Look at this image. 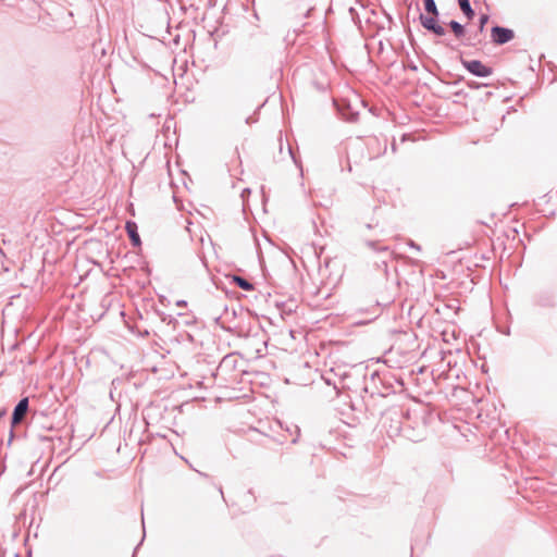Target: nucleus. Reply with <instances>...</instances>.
<instances>
[{
	"label": "nucleus",
	"instance_id": "f257e3e1",
	"mask_svg": "<svg viewBox=\"0 0 557 557\" xmlns=\"http://www.w3.org/2000/svg\"><path fill=\"white\" fill-rule=\"evenodd\" d=\"M396 384L399 388L404 387L403 380L396 379L391 372L381 373L374 371L369 380L364 377L362 391L369 394V398L364 399L367 410H369L370 401L373 400L375 396L385 397L391 393H396Z\"/></svg>",
	"mask_w": 557,
	"mask_h": 557
},
{
	"label": "nucleus",
	"instance_id": "f03ea898",
	"mask_svg": "<svg viewBox=\"0 0 557 557\" xmlns=\"http://www.w3.org/2000/svg\"><path fill=\"white\" fill-rule=\"evenodd\" d=\"M383 419V426L385 428L389 437L401 436L404 424L412 419V411L394 406L381 412Z\"/></svg>",
	"mask_w": 557,
	"mask_h": 557
},
{
	"label": "nucleus",
	"instance_id": "7ed1b4c3",
	"mask_svg": "<svg viewBox=\"0 0 557 557\" xmlns=\"http://www.w3.org/2000/svg\"><path fill=\"white\" fill-rule=\"evenodd\" d=\"M425 14L419 13V22L421 26L430 34L436 37H445L447 32L440 23V11L435 0H423Z\"/></svg>",
	"mask_w": 557,
	"mask_h": 557
},
{
	"label": "nucleus",
	"instance_id": "20e7f679",
	"mask_svg": "<svg viewBox=\"0 0 557 557\" xmlns=\"http://www.w3.org/2000/svg\"><path fill=\"white\" fill-rule=\"evenodd\" d=\"M422 420L423 418L419 417L417 411H413L411 421L404 424L401 436L414 443L422 441L426 431Z\"/></svg>",
	"mask_w": 557,
	"mask_h": 557
},
{
	"label": "nucleus",
	"instance_id": "39448f33",
	"mask_svg": "<svg viewBox=\"0 0 557 557\" xmlns=\"http://www.w3.org/2000/svg\"><path fill=\"white\" fill-rule=\"evenodd\" d=\"M446 25L449 27L456 39L460 40V45L465 47H476L482 42L481 38H478V33H471L468 35L467 26L459 23L458 21L451 20Z\"/></svg>",
	"mask_w": 557,
	"mask_h": 557
},
{
	"label": "nucleus",
	"instance_id": "423d86ee",
	"mask_svg": "<svg viewBox=\"0 0 557 557\" xmlns=\"http://www.w3.org/2000/svg\"><path fill=\"white\" fill-rule=\"evenodd\" d=\"M334 108L341 119L346 122H356L359 116V111L356 110L350 100L342 98L333 100Z\"/></svg>",
	"mask_w": 557,
	"mask_h": 557
},
{
	"label": "nucleus",
	"instance_id": "0eeeda50",
	"mask_svg": "<svg viewBox=\"0 0 557 557\" xmlns=\"http://www.w3.org/2000/svg\"><path fill=\"white\" fill-rule=\"evenodd\" d=\"M460 63L473 76L484 78L493 74V69L481 60H467L460 57Z\"/></svg>",
	"mask_w": 557,
	"mask_h": 557
},
{
	"label": "nucleus",
	"instance_id": "6e6552de",
	"mask_svg": "<svg viewBox=\"0 0 557 557\" xmlns=\"http://www.w3.org/2000/svg\"><path fill=\"white\" fill-rule=\"evenodd\" d=\"M515 30L509 27L502 26L498 24H495L494 26L491 27V41L495 46L506 45L509 41H511L515 38Z\"/></svg>",
	"mask_w": 557,
	"mask_h": 557
},
{
	"label": "nucleus",
	"instance_id": "1a4fd4ad",
	"mask_svg": "<svg viewBox=\"0 0 557 557\" xmlns=\"http://www.w3.org/2000/svg\"><path fill=\"white\" fill-rule=\"evenodd\" d=\"M533 302L535 306L542 308H554L556 305L555 296L549 290H541L536 293L533 297Z\"/></svg>",
	"mask_w": 557,
	"mask_h": 557
},
{
	"label": "nucleus",
	"instance_id": "9d476101",
	"mask_svg": "<svg viewBox=\"0 0 557 557\" xmlns=\"http://www.w3.org/2000/svg\"><path fill=\"white\" fill-rule=\"evenodd\" d=\"M29 408V399L28 397H23L15 405L13 412L11 414V424L15 425L22 421L23 416L28 411Z\"/></svg>",
	"mask_w": 557,
	"mask_h": 557
},
{
	"label": "nucleus",
	"instance_id": "9b49d317",
	"mask_svg": "<svg viewBox=\"0 0 557 557\" xmlns=\"http://www.w3.org/2000/svg\"><path fill=\"white\" fill-rule=\"evenodd\" d=\"M125 231L127 233V236L129 238V242H131L132 246L135 247V248L140 247L141 239H140V236L138 234L137 223L132 221V220L126 221V223H125Z\"/></svg>",
	"mask_w": 557,
	"mask_h": 557
},
{
	"label": "nucleus",
	"instance_id": "f8f14e48",
	"mask_svg": "<svg viewBox=\"0 0 557 557\" xmlns=\"http://www.w3.org/2000/svg\"><path fill=\"white\" fill-rule=\"evenodd\" d=\"M232 283L245 292H251L255 289V285L251 282L236 274L232 275Z\"/></svg>",
	"mask_w": 557,
	"mask_h": 557
},
{
	"label": "nucleus",
	"instance_id": "ddd939ff",
	"mask_svg": "<svg viewBox=\"0 0 557 557\" xmlns=\"http://www.w3.org/2000/svg\"><path fill=\"white\" fill-rule=\"evenodd\" d=\"M458 5L463 13V15L467 17V20L471 21L475 16V11L471 7L470 0H457Z\"/></svg>",
	"mask_w": 557,
	"mask_h": 557
},
{
	"label": "nucleus",
	"instance_id": "4468645a",
	"mask_svg": "<svg viewBox=\"0 0 557 557\" xmlns=\"http://www.w3.org/2000/svg\"><path fill=\"white\" fill-rule=\"evenodd\" d=\"M370 147H372L373 145H377L379 147L382 146V149L379 150L375 154V158L384 154L386 152V149H387V139L384 138L383 139V143H381V140L377 138V137H373L370 139L369 144H368Z\"/></svg>",
	"mask_w": 557,
	"mask_h": 557
},
{
	"label": "nucleus",
	"instance_id": "2eb2a0df",
	"mask_svg": "<svg viewBox=\"0 0 557 557\" xmlns=\"http://www.w3.org/2000/svg\"><path fill=\"white\" fill-rule=\"evenodd\" d=\"M490 21V15L486 13H482L479 16L478 20V29L474 33H478V38H480V35L484 32L486 24Z\"/></svg>",
	"mask_w": 557,
	"mask_h": 557
},
{
	"label": "nucleus",
	"instance_id": "dca6fc26",
	"mask_svg": "<svg viewBox=\"0 0 557 557\" xmlns=\"http://www.w3.org/2000/svg\"><path fill=\"white\" fill-rule=\"evenodd\" d=\"M366 245L373 250L388 253V248L386 246H381L380 242L377 240H367Z\"/></svg>",
	"mask_w": 557,
	"mask_h": 557
},
{
	"label": "nucleus",
	"instance_id": "f3484780",
	"mask_svg": "<svg viewBox=\"0 0 557 557\" xmlns=\"http://www.w3.org/2000/svg\"><path fill=\"white\" fill-rule=\"evenodd\" d=\"M467 86L471 89H479L481 87H487L488 84H485V83H479V82H475V81H468L467 82Z\"/></svg>",
	"mask_w": 557,
	"mask_h": 557
},
{
	"label": "nucleus",
	"instance_id": "a211bd4d",
	"mask_svg": "<svg viewBox=\"0 0 557 557\" xmlns=\"http://www.w3.org/2000/svg\"><path fill=\"white\" fill-rule=\"evenodd\" d=\"M408 246L410 248H413V249L418 250V251L421 250V246L419 244H417L416 242H413L412 239H409Z\"/></svg>",
	"mask_w": 557,
	"mask_h": 557
},
{
	"label": "nucleus",
	"instance_id": "6ab92c4d",
	"mask_svg": "<svg viewBox=\"0 0 557 557\" xmlns=\"http://www.w3.org/2000/svg\"><path fill=\"white\" fill-rule=\"evenodd\" d=\"M145 536H146V533L144 532V535H143V537H141V541L138 543V545H137V546L134 548V550H133V555H132V557H136L137 552H138L139 547H140V545L143 544Z\"/></svg>",
	"mask_w": 557,
	"mask_h": 557
},
{
	"label": "nucleus",
	"instance_id": "aec40b11",
	"mask_svg": "<svg viewBox=\"0 0 557 557\" xmlns=\"http://www.w3.org/2000/svg\"><path fill=\"white\" fill-rule=\"evenodd\" d=\"M454 96L458 97V98H460V97L466 98L468 96V94L463 89H460V90L455 91Z\"/></svg>",
	"mask_w": 557,
	"mask_h": 557
},
{
	"label": "nucleus",
	"instance_id": "412c9836",
	"mask_svg": "<svg viewBox=\"0 0 557 557\" xmlns=\"http://www.w3.org/2000/svg\"><path fill=\"white\" fill-rule=\"evenodd\" d=\"M288 153H289L290 158L293 159L294 163H295L296 165H298V160H297L296 154H295V152L293 151V149H292V147H290V146L288 147Z\"/></svg>",
	"mask_w": 557,
	"mask_h": 557
},
{
	"label": "nucleus",
	"instance_id": "4be33fe9",
	"mask_svg": "<svg viewBox=\"0 0 557 557\" xmlns=\"http://www.w3.org/2000/svg\"><path fill=\"white\" fill-rule=\"evenodd\" d=\"M257 121H258V117H257V116H255V115L248 116V117L246 119V123H247V124H252V123H256Z\"/></svg>",
	"mask_w": 557,
	"mask_h": 557
},
{
	"label": "nucleus",
	"instance_id": "5701e85b",
	"mask_svg": "<svg viewBox=\"0 0 557 557\" xmlns=\"http://www.w3.org/2000/svg\"><path fill=\"white\" fill-rule=\"evenodd\" d=\"M406 67L412 72L418 71V66L413 62H410Z\"/></svg>",
	"mask_w": 557,
	"mask_h": 557
},
{
	"label": "nucleus",
	"instance_id": "b1692460",
	"mask_svg": "<svg viewBox=\"0 0 557 557\" xmlns=\"http://www.w3.org/2000/svg\"><path fill=\"white\" fill-rule=\"evenodd\" d=\"M442 44H443L445 47H447V48H449V49H451V50H455V49H456V48H455V46H453V45H451L448 40H446V39H444V40L442 41Z\"/></svg>",
	"mask_w": 557,
	"mask_h": 557
},
{
	"label": "nucleus",
	"instance_id": "393cba45",
	"mask_svg": "<svg viewBox=\"0 0 557 557\" xmlns=\"http://www.w3.org/2000/svg\"><path fill=\"white\" fill-rule=\"evenodd\" d=\"M250 193H251L250 188H244V189L242 190L240 196H242V198L244 199L247 195H250Z\"/></svg>",
	"mask_w": 557,
	"mask_h": 557
},
{
	"label": "nucleus",
	"instance_id": "a878e982",
	"mask_svg": "<svg viewBox=\"0 0 557 557\" xmlns=\"http://www.w3.org/2000/svg\"><path fill=\"white\" fill-rule=\"evenodd\" d=\"M377 267H383L384 272L387 274V261L382 260L381 264L377 263Z\"/></svg>",
	"mask_w": 557,
	"mask_h": 557
},
{
	"label": "nucleus",
	"instance_id": "bb28decb",
	"mask_svg": "<svg viewBox=\"0 0 557 557\" xmlns=\"http://www.w3.org/2000/svg\"><path fill=\"white\" fill-rule=\"evenodd\" d=\"M465 81L463 76H457L456 79L451 83L453 85H457Z\"/></svg>",
	"mask_w": 557,
	"mask_h": 557
},
{
	"label": "nucleus",
	"instance_id": "cd10ccee",
	"mask_svg": "<svg viewBox=\"0 0 557 557\" xmlns=\"http://www.w3.org/2000/svg\"><path fill=\"white\" fill-rule=\"evenodd\" d=\"M176 306L177 307H186L187 306V301L184 300V299L177 300L176 301Z\"/></svg>",
	"mask_w": 557,
	"mask_h": 557
},
{
	"label": "nucleus",
	"instance_id": "c85d7f7f",
	"mask_svg": "<svg viewBox=\"0 0 557 557\" xmlns=\"http://www.w3.org/2000/svg\"><path fill=\"white\" fill-rule=\"evenodd\" d=\"M385 16L387 17V20H388V22H389L391 24H393V23H394L393 16H392L391 14H388V13H386V12H385Z\"/></svg>",
	"mask_w": 557,
	"mask_h": 557
},
{
	"label": "nucleus",
	"instance_id": "c756f323",
	"mask_svg": "<svg viewBox=\"0 0 557 557\" xmlns=\"http://www.w3.org/2000/svg\"><path fill=\"white\" fill-rule=\"evenodd\" d=\"M14 437V431L13 429L10 430V438H9V444H11L12 440Z\"/></svg>",
	"mask_w": 557,
	"mask_h": 557
},
{
	"label": "nucleus",
	"instance_id": "7c9ffc66",
	"mask_svg": "<svg viewBox=\"0 0 557 557\" xmlns=\"http://www.w3.org/2000/svg\"><path fill=\"white\" fill-rule=\"evenodd\" d=\"M392 150H393V152H396V150H397V145H396L395 139L392 143Z\"/></svg>",
	"mask_w": 557,
	"mask_h": 557
},
{
	"label": "nucleus",
	"instance_id": "2f4dec72",
	"mask_svg": "<svg viewBox=\"0 0 557 557\" xmlns=\"http://www.w3.org/2000/svg\"><path fill=\"white\" fill-rule=\"evenodd\" d=\"M492 96H493V92H492V91H486V92L484 94V98H485V99H488V98H491Z\"/></svg>",
	"mask_w": 557,
	"mask_h": 557
},
{
	"label": "nucleus",
	"instance_id": "473e14b6",
	"mask_svg": "<svg viewBox=\"0 0 557 557\" xmlns=\"http://www.w3.org/2000/svg\"><path fill=\"white\" fill-rule=\"evenodd\" d=\"M278 141H280V151L282 152L283 146H282V138L281 137L278 138Z\"/></svg>",
	"mask_w": 557,
	"mask_h": 557
},
{
	"label": "nucleus",
	"instance_id": "72a5a7b5",
	"mask_svg": "<svg viewBox=\"0 0 557 557\" xmlns=\"http://www.w3.org/2000/svg\"><path fill=\"white\" fill-rule=\"evenodd\" d=\"M349 12H350L351 14L357 13V12H356V10H355L354 8H350V9H349Z\"/></svg>",
	"mask_w": 557,
	"mask_h": 557
},
{
	"label": "nucleus",
	"instance_id": "f704fd0d",
	"mask_svg": "<svg viewBox=\"0 0 557 557\" xmlns=\"http://www.w3.org/2000/svg\"><path fill=\"white\" fill-rule=\"evenodd\" d=\"M4 470H5V466H4V463H2L1 465V473L4 472Z\"/></svg>",
	"mask_w": 557,
	"mask_h": 557
},
{
	"label": "nucleus",
	"instance_id": "c9c22d12",
	"mask_svg": "<svg viewBox=\"0 0 557 557\" xmlns=\"http://www.w3.org/2000/svg\"><path fill=\"white\" fill-rule=\"evenodd\" d=\"M411 557H413V556L411 555Z\"/></svg>",
	"mask_w": 557,
	"mask_h": 557
}]
</instances>
